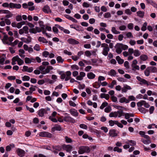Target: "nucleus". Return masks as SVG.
Returning a JSON list of instances; mask_svg holds the SVG:
<instances>
[{
    "label": "nucleus",
    "instance_id": "20",
    "mask_svg": "<svg viewBox=\"0 0 157 157\" xmlns=\"http://www.w3.org/2000/svg\"><path fill=\"white\" fill-rule=\"evenodd\" d=\"M109 134V136L112 137L115 136L117 135V133L116 132V131L114 129L110 130Z\"/></svg>",
    "mask_w": 157,
    "mask_h": 157
},
{
    "label": "nucleus",
    "instance_id": "9",
    "mask_svg": "<svg viewBox=\"0 0 157 157\" xmlns=\"http://www.w3.org/2000/svg\"><path fill=\"white\" fill-rule=\"evenodd\" d=\"M63 120L65 121L70 122L72 123H74L75 122V120L69 116L64 117Z\"/></svg>",
    "mask_w": 157,
    "mask_h": 157
},
{
    "label": "nucleus",
    "instance_id": "62",
    "mask_svg": "<svg viewBox=\"0 0 157 157\" xmlns=\"http://www.w3.org/2000/svg\"><path fill=\"white\" fill-rule=\"evenodd\" d=\"M5 21L6 24L7 25H10L11 22L10 21V20L9 19L7 18H6L5 19Z\"/></svg>",
    "mask_w": 157,
    "mask_h": 157
},
{
    "label": "nucleus",
    "instance_id": "37",
    "mask_svg": "<svg viewBox=\"0 0 157 157\" xmlns=\"http://www.w3.org/2000/svg\"><path fill=\"white\" fill-rule=\"evenodd\" d=\"M115 121H113L112 120L109 121V125L110 126H113L114 125V124H116V123L115 122Z\"/></svg>",
    "mask_w": 157,
    "mask_h": 157
},
{
    "label": "nucleus",
    "instance_id": "55",
    "mask_svg": "<svg viewBox=\"0 0 157 157\" xmlns=\"http://www.w3.org/2000/svg\"><path fill=\"white\" fill-rule=\"evenodd\" d=\"M29 32L31 33L36 34L37 33L35 28H32L29 29Z\"/></svg>",
    "mask_w": 157,
    "mask_h": 157
},
{
    "label": "nucleus",
    "instance_id": "25",
    "mask_svg": "<svg viewBox=\"0 0 157 157\" xmlns=\"http://www.w3.org/2000/svg\"><path fill=\"white\" fill-rule=\"evenodd\" d=\"M140 59L143 61L147 60L148 59V56L146 55H142L140 57Z\"/></svg>",
    "mask_w": 157,
    "mask_h": 157
},
{
    "label": "nucleus",
    "instance_id": "15",
    "mask_svg": "<svg viewBox=\"0 0 157 157\" xmlns=\"http://www.w3.org/2000/svg\"><path fill=\"white\" fill-rule=\"evenodd\" d=\"M31 37L30 36L28 37V38H25L23 37H22L21 38V40H22L24 42L28 44L31 41Z\"/></svg>",
    "mask_w": 157,
    "mask_h": 157
},
{
    "label": "nucleus",
    "instance_id": "5",
    "mask_svg": "<svg viewBox=\"0 0 157 157\" xmlns=\"http://www.w3.org/2000/svg\"><path fill=\"white\" fill-rule=\"evenodd\" d=\"M137 106L139 107H141L142 105H144V107L146 108H148L150 107V105L148 103L146 102L144 100H142L137 103Z\"/></svg>",
    "mask_w": 157,
    "mask_h": 157
},
{
    "label": "nucleus",
    "instance_id": "45",
    "mask_svg": "<svg viewBox=\"0 0 157 157\" xmlns=\"http://www.w3.org/2000/svg\"><path fill=\"white\" fill-rule=\"evenodd\" d=\"M49 55V52L47 51H45L43 52L42 55L45 57H47Z\"/></svg>",
    "mask_w": 157,
    "mask_h": 157
},
{
    "label": "nucleus",
    "instance_id": "53",
    "mask_svg": "<svg viewBox=\"0 0 157 157\" xmlns=\"http://www.w3.org/2000/svg\"><path fill=\"white\" fill-rule=\"evenodd\" d=\"M85 54L86 56L87 57H89L91 55V53L89 51H86L85 52Z\"/></svg>",
    "mask_w": 157,
    "mask_h": 157
},
{
    "label": "nucleus",
    "instance_id": "61",
    "mask_svg": "<svg viewBox=\"0 0 157 157\" xmlns=\"http://www.w3.org/2000/svg\"><path fill=\"white\" fill-rule=\"evenodd\" d=\"M69 105L71 106H73V107H75L76 106V105L75 103L73 101H69Z\"/></svg>",
    "mask_w": 157,
    "mask_h": 157
},
{
    "label": "nucleus",
    "instance_id": "56",
    "mask_svg": "<svg viewBox=\"0 0 157 157\" xmlns=\"http://www.w3.org/2000/svg\"><path fill=\"white\" fill-rule=\"evenodd\" d=\"M15 58V57L14 56V57H13L12 59V62L11 63V64L13 65H14L15 64H16V63L15 62L16 61H17V59L16 58L14 59Z\"/></svg>",
    "mask_w": 157,
    "mask_h": 157
},
{
    "label": "nucleus",
    "instance_id": "48",
    "mask_svg": "<svg viewBox=\"0 0 157 157\" xmlns=\"http://www.w3.org/2000/svg\"><path fill=\"white\" fill-rule=\"evenodd\" d=\"M79 126L80 128L85 129H86L87 128V126L84 124H81Z\"/></svg>",
    "mask_w": 157,
    "mask_h": 157
},
{
    "label": "nucleus",
    "instance_id": "16",
    "mask_svg": "<svg viewBox=\"0 0 157 157\" xmlns=\"http://www.w3.org/2000/svg\"><path fill=\"white\" fill-rule=\"evenodd\" d=\"M70 113L74 116L77 117L78 115V113L77 112V111L74 109H70Z\"/></svg>",
    "mask_w": 157,
    "mask_h": 157
},
{
    "label": "nucleus",
    "instance_id": "4",
    "mask_svg": "<svg viewBox=\"0 0 157 157\" xmlns=\"http://www.w3.org/2000/svg\"><path fill=\"white\" fill-rule=\"evenodd\" d=\"M90 151V149L88 147L81 146L79 147L78 152L79 154H81L84 153H89Z\"/></svg>",
    "mask_w": 157,
    "mask_h": 157
},
{
    "label": "nucleus",
    "instance_id": "18",
    "mask_svg": "<svg viewBox=\"0 0 157 157\" xmlns=\"http://www.w3.org/2000/svg\"><path fill=\"white\" fill-rule=\"evenodd\" d=\"M15 58H16L17 59V64L18 65L20 66L24 63V62L23 60L20 59L18 55L15 56Z\"/></svg>",
    "mask_w": 157,
    "mask_h": 157
},
{
    "label": "nucleus",
    "instance_id": "1",
    "mask_svg": "<svg viewBox=\"0 0 157 157\" xmlns=\"http://www.w3.org/2000/svg\"><path fill=\"white\" fill-rule=\"evenodd\" d=\"M115 47L116 49V52L118 54H120L121 53L122 50H126L128 48L127 45L119 43H117Z\"/></svg>",
    "mask_w": 157,
    "mask_h": 157
},
{
    "label": "nucleus",
    "instance_id": "50",
    "mask_svg": "<svg viewBox=\"0 0 157 157\" xmlns=\"http://www.w3.org/2000/svg\"><path fill=\"white\" fill-rule=\"evenodd\" d=\"M34 49L36 51H39L40 50V46L38 44H36L35 46L34 47Z\"/></svg>",
    "mask_w": 157,
    "mask_h": 157
},
{
    "label": "nucleus",
    "instance_id": "39",
    "mask_svg": "<svg viewBox=\"0 0 157 157\" xmlns=\"http://www.w3.org/2000/svg\"><path fill=\"white\" fill-rule=\"evenodd\" d=\"M30 79V77L29 76L27 75H25L22 77V80L23 81H29Z\"/></svg>",
    "mask_w": 157,
    "mask_h": 157
},
{
    "label": "nucleus",
    "instance_id": "54",
    "mask_svg": "<svg viewBox=\"0 0 157 157\" xmlns=\"http://www.w3.org/2000/svg\"><path fill=\"white\" fill-rule=\"evenodd\" d=\"M45 66H40L39 67V70H40V71H41V72H42V71H44V69H45Z\"/></svg>",
    "mask_w": 157,
    "mask_h": 157
},
{
    "label": "nucleus",
    "instance_id": "59",
    "mask_svg": "<svg viewBox=\"0 0 157 157\" xmlns=\"http://www.w3.org/2000/svg\"><path fill=\"white\" fill-rule=\"evenodd\" d=\"M133 24L132 23H130L128 24V28L130 29H133Z\"/></svg>",
    "mask_w": 157,
    "mask_h": 157
},
{
    "label": "nucleus",
    "instance_id": "12",
    "mask_svg": "<svg viewBox=\"0 0 157 157\" xmlns=\"http://www.w3.org/2000/svg\"><path fill=\"white\" fill-rule=\"evenodd\" d=\"M53 69V67L51 66H47L46 69L44 70V71L41 72V73L43 75L45 74L46 73H48L49 72L50 70H52Z\"/></svg>",
    "mask_w": 157,
    "mask_h": 157
},
{
    "label": "nucleus",
    "instance_id": "23",
    "mask_svg": "<svg viewBox=\"0 0 157 157\" xmlns=\"http://www.w3.org/2000/svg\"><path fill=\"white\" fill-rule=\"evenodd\" d=\"M148 67L150 71H151L152 72L154 73L157 71V69L155 67L151 66Z\"/></svg>",
    "mask_w": 157,
    "mask_h": 157
},
{
    "label": "nucleus",
    "instance_id": "63",
    "mask_svg": "<svg viewBox=\"0 0 157 157\" xmlns=\"http://www.w3.org/2000/svg\"><path fill=\"white\" fill-rule=\"evenodd\" d=\"M124 65L127 68H129V63L128 61H125L124 63Z\"/></svg>",
    "mask_w": 157,
    "mask_h": 157
},
{
    "label": "nucleus",
    "instance_id": "14",
    "mask_svg": "<svg viewBox=\"0 0 157 157\" xmlns=\"http://www.w3.org/2000/svg\"><path fill=\"white\" fill-rule=\"evenodd\" d=\"M67 41L69 44H78L79 43L78 41L72 38L68 39L67 40Z\"/></svg>",
    "mask_w": 157,
    "mask_h": 157
},
{
    "label": "nucleus",
    "instance_id": "40",
    "mask_svg": "<svg viewBox=\"0 0 157 157\" xmlns=\"http://www.w3.org/2000/svg\"><path fill=\"white\" fill-rule=\"evenodd\" d=\"M116 81L114 80L112 81V82L111 83L110 85L109 86V87L110 88H113L114 86L116 84Z\"/></svg>",
    "mask_w": 157,
    "mask_h": 157
},
{
    "label": "nucleus",
    "instance_id": "27",
    "mask_svg": "<svg viewBox=\"0 0 157 157\" xmlns=\"http://www.w3.org/2000/svg\"><path fill=\"white\" fill-rule=\"evenodd\" d=\"M56 60L58 63H63L64 61V59H62V57L60 56H58L56 58Z\"/></svg>",
    "mask_w": 157,
    "mask_h": 157
},
{
    "label": "nucleus",
    "instance_id": "24",
    "mask_svg": "<svg viewBox=\"0 0 157 157\" xmlns=\"http://www.w3.org/2000/svg\"><path fill=\"white\" fill-rule=\"evenodd\" d=\"M38 40L39 41L42 42L43 43H48V41L43 37H39Z\"/></svg>",
    "mask_w": 157,
    "mask_h": 157
},
{
    "label": "nucleus",
    "instance_id": "42",
    "mask_svg": "<svg viewBox=\"0 0 157 157\" xmlns=\"http://www.w3.org/2000/svg\"><path fill=\"white\" fill-rule=\"evenodd\" d=\"M6 15L5 17L7 19L12 17L13 16V14L11 12L9 11V12Z\"/></svg>",
    "mask_w": 157,
    "mask_h": 157
},
{
    "label": "nucleus",
    "instance_id": "26",
    "mask_svg": "<svg viewBox=\"0 0 157 157\" xmlns=\"http://www.w3.org/2000/svg\"><path fill=\"white\" fill-rule=\"evenodd\" d=\"M53 148L56 150L60 151H61L62 150V148H63L62 145V146H60L59 145L55 146Z\"/></svg>",
    "mask_w": 157,
    "mask_h": 157
},
{
    "label": "nucleus",
    "instance_id": "49",
    "mask_svg": "<svg viewBox=\"0 0 157 157\" xmlns=\"http://www.w3.org/2000/svg\"><path fill=\"white\" fill-rule=\"evenodd\" d=\"M25 63H30L31 62H30V58H29L28 57H25Z\"/></svg>",
    "mask_w": 157,
    "mask_h": 157
},
{
    "label": "nucleus",
    "instance_id": "19",
    "mask_svg": "<svg viewBox=\"0 0 157 157\" xmlns=\"http://www.w3.org/2000/svg\"><path fill=\"white\" fill-rule=\"evenodd\" d=\"M119 102L121 103L125 102L126 103H128L129 102V100L126 99L124 97H123L120 99Z\"/></svg>",
    "mask_w": 157,
    "mask_h": 157
},
{
    "label": "nucleus",
    "instance_id": "51",
    "mask_svg": "<svg viewBox=\"0 0 157 157\" xmlns=\"http://www.w3.org/2000/svg\"><path fill=\"white\" fill-rule=\"evenodd\" d=\"M22 29H23V30H24L25 33L27 34L28 33V26H25L23 27Z\"/></svg>",
    "mask_w": 157,
    "mask_h": 157
},
{
    "label": "nucleus",
    "instance_id": "60",
    "mask_svg": "<svg viewBox=\"0 0 157 157\" xmlns=\"http://www.w3.org/2000/svg\"><path fill=\"white\" fill-rule=\"evenodd\" d=\"M116 124L119 127L122 128L123 127V125L120 123L119 122L117 121H115Z\"/></svg>",
    "mask_w": 157,
    "mask_h": 157
},
{
    "label": "nucleus",
    "instance_id": "28",
    "mask_svg": "<svg viewBox=\"0 0 157 157\" xmlns=\"http://www.w3.org/2000/svg\"><path fill=\"white\" fill-rule=\"evenodd\" d=\"M111 31L112 32L115 34H119L120 33L119 31H117L116 28L114 27L112 28Z\"/></svg>",
    "mask_w": 157,
    "mask_h": 157
},
{
    "label": "nucleus",
    "instance_id": "22",
    "mask_svg": "<svg viewBox=\"0 0 157 157\" xmlns=\"http://www.w3.org/2000/svg\"><path fill=\"white\" fill-rule=\"evenodd\" d=\"M137 15L140 18H143L144 16V12L143 11H139L137 12Z\"/></svg>",
    "mask_w": 157,
    "mask_h": 157
},
{
    "label": "nucleus",
    "instance_id": "41",
    "mask_svg": "<svg viewBox=\"0 0 157 157\" xmlns=\"http://www.w3.org/2000/svg\"><path fill=\"white\" fill-rule=\"evenodd\" d=\"M16 19L17 21H19L22 20V17L21 15H18L16 16Z\"/></svg>",
    "mask_w": 157,
    "mask_h": 157
},
{
    "label": "nucleus",
    "instance_id": "7",
    "mask_svg": "<svg viewBox=\"0 0 157 157\" xmlns=\"http://www.w3.org/2000/svg\"><path fill=\"white\" fill-rule=\"evenodd\" d=\"M63 149L65 150L67 152H70L71 151L72 147L70 145L63 144L62 145Z\"/></svg>",
    "mask_w": 157,
    "mask_h": 157
},
{
    "label": "nucleus",
    "instance_id": "46",
    "mask_svg": "<svg viewBox=\"0 0 157 157\" xmlns=\"http://www.w3.org/2000/svg\"><path fill=\"white\" fill-rule=\"evenodd\" d=\"M138 110L141 113H146L145 109V108L143 107H140L138 108Z\"/></svg>",
    "mask_w": 157,
    "mask_h": 157
},
{
    "label": "nucleus",
    "instance_id": "38",
    "mask_svg": "<svg viewBox=\"0 0 157 157\" xmlns=\"http://www.w3.org/2000/svg\"><path fill=\"white\" fill-rule=\"evenodd\" d=\"M126 36L127 38H133V36L132 35V33L130 32H128L126 34Z\"/></svg>",
    "mask_w": 157,
    "mask_h": 157
},
{
    "label": "nucleus",
    "instance_id": "10",
    "mask_svg": "<svg viewBox=\"0 0 157 157\" xmlns=\"http://www.w3.org/2000/svg\"><path fill=\"white\" fill-rule=\"evenodd\" d=\"M17 152L18 155L21 157H23L25 154V151L22 149L18 148L17 150Z\"/></svg>",
    "mask_w": 157,
    "mask_h": 157
},
{
    "label": "nucleus",
    "instance_id": "2",
    "mask_svg": "<svg viewBox=\"0 0 157 157\" xmlns=\"http://www.w3.org/2000/svg\"><path fill=\"white\" fill-rule=\"evenodd\" d=\"M124 113L122 110H120L117 111L111 112L109 114V116L110 117H116L118 116L120 117H121L123 115Z\"/></svg>",
    "mask_w": 157,
    "mask_h": 157
},
{
    "label": "nucleus",
    "instance_id": "44",
    "mask_svg": "<svg viewBox=\"0 0 157 157\" xmlns=\"http://www.w3.org/2000/svg\"><path fill=\"white\" fill-rule=\"evenodd\" d=\"M145 144H149L151 143L150 140L148 139L144 140L142 141Z\"/></svg>",
    "mask_w": 157,
    "mask_h": 157
},
{
    "label": "nucleus",
    "instance_id": "6",
    "mask_svg": "<svg viewBox=\"0 0 157 157\" xmlns=\"http://www.w3.org/2000/svg\"><path fill=\"white\" fill-rule=\"evenodd\" d=\"M39 136L42 137H47L48 138L52 137V134L51 133L46 132H40Z\"/></svg>",
    "mask_w": 157,
    "mask_h": 157
},
{
    "label": "nucleus",
    "instance_id": "43",
    "mask_svg": "<svg viewBox=\"0 0 157 157\" xmlns=\"http://www.w3.org/2000/svg\"><path fill=\"white\" fill-rule=\"evenodd\" d=\"M65 139L67 143H70L72 141L71 139L67 136L65 137Z\"/></svg>",
    "mask_w": 157,
    "mask_h": 157
},
{
    "label": "nucleus",
    "instance_id": "52",
    "mask_svg": "<svg viewBox=\"0 0 157 157\" xmlns=\"http://www.w3.org/2000/svg\"><path fill=\"white\" fill-rule=\"evenodd\" d=\"M49 119L54 122L56 123L58 121V120L56 118H53L52 116H50L49 117Z\"/></svg>",
    "mask_w": 157,
    "mask_h": 157
},
{
    "label": "nucleus",
    "instance_id": "64",
    "mask_svg": "<svg viewBox=\"0 0 157 157\" xmlns=\"http://www.w3.org/2000/svg\"><path fill=\"white\" fill-rule=\"evenodd\" d=\"M111 15L110 13L107 12L105 13L104 17L106 18H108L110 17Z\"/></svg>",
    "mask_w": 157,
    "mask_h": 157
},
{
    "label": "nucleus",
    "instance_id": "31",
    "mask_svg": "<svg viewBox=\"0 0 157 157\" xmlns=\"http://www.w3.org/2000/svg\"><path fill=\"white\" fill-rule=\"evenodd\" d=\"M116 74V72L115 70L113 69H111L110 71V73L109 74L111 76H115Z\"/></svg>",
    "mask_w": 157,
    "mask_h": 157
},
{
    "label": "nucleus",
    "instance_id": "21",
    "mask_svg": "<svg viewBox=\"0 0 157 157\" xmlns=\"http://www.w3.org/2000/svg\"><path fill=\"white\" fill-rule=\"evenodd\" d=\"M87 77L90 79H93L95 77V75L93 72H90L88 73L87 74Z\"/></svg>",
    "mask_w": 157,
    "mask_h": 157
},
{
    "label": "nucleus",
    "instance_id": "58",
    "mask_svg": "<svg viewBox=\"0 0 157 157\" xmlns=\"http://www.w3.org/2000/svg\"><path fill=\"white\" fill-rule=\"evenodd\" d=\"M132 67V70L133 71H135V70H139L140 69L139 66L137 65H134V67Z\"/></svg>",
    "mask_w": 157,
    "mask_h": 157
},
{
    "label": "nucleus",
    "instance_id": "30",
    "mask_svg": "<svg viewBox=\"0 0 157 157\" xmlns=\"http://www.w3.org/2000/svg\"><path fill=\"white\" fill-rule=\"evenodd\" d=\"M150 72V71L148 67L144 71V73L145 75L147 76H148L149 75Z\"/></svg>",
    "mask_w": 157,
    "mask_h": 157
},
{
    "label": "nucleus",
    "instance_id": "8",
    "mask_svg": "<svg viewBox=\"0 0 157 157\" xmlns=\"http://www.w3.org/2000/svg\"><path fill=\"white\" fill-rule=\"evenodd\" d=\"M10 7L11 8L20 9L21 7V5L20 4L14 3L10 2L9 4Z\"/></svg>",
    "mask_w": 157,
    "mask_h": 157
},
{
    "label": "nucleus",
    "instance_id": "33",
    "mask_svg": "<svg viewBox=\"0 0 157 157\" xmlns=\"http://www.w3.org/2000/svg\"><path fill=\"white\" fill-rule=\"evenodd\" d=\"M113 151H117V152L120 153L122 151V149L121 148H119L117 147H115L113 149Z\"/></svg>",
    "mask_w": 157,
    "mask_h": 157
},
{
    "label": "nucleus",
    "instance_id": "34",
    "mask_svg": "<svg viewBox=\"0 0 157 157\" xmlns=\"http://www.w3.org/2000/svg\"><path fill=\"white\" fill-rule=\"evenodd\" d=\"M52 130L53 129H55L56 130L59 131L61 130L62 128L61 127L60 125H56L55 127H54L52 128Z\"/></svg>",
    "mask_w": 157,
    "mask_h": 157
},
{
    "label": "nucleus",
    "instance_id": "17",
    "mask_svg": "<svg viewBox=\"0 0 157 157\" xmlns=\"http://www.w3.org/2000/svg\"><path fill=\"white\" fill-rule=\"evenodd\" d=\"M43 10L45 13H48L49 12H51L50 7L47 5L45 6L43 8Z\"/></svg>",
    "mask_w": 157,
    "mask_h": 157
},
{
    "label": "nucleus",
    "instance_id": "47",
    "mask_svg": "<svg viewBox=\"0 0 157 157\" xmlns=\"http://www.w3.org/2000/svg\"><path fill=\"white\" fill-rule=\"evenodd\" d=\"M26 108L27 110H29L31 113H33L34 111V109L33 108H30L27 105H26Z\"/></svg>",
    "mask_w": 157,
    "mask_h": 157
},
{
    "label": "nucleus",
    "instance_id": "13",
    "mask_svg": "<svg viewBox=\"0 0 157 157\" xmlns=\"http://www.w3.org/2000/svg\"><path fill=\"white\" fill-rule=\"evenodd\" d=\"M131 87L125 84L124 85V86L121 89L122 92H126L128 90L131 89Z\"/></svg>",
    "mask_w": 157,
    "mask_h": 157
},
{
    "label": "nucleus",
    "instance_id": "36",
    "mask_svg": "<svg viewBox=\"0 0 157 157\" xmlns=\"http://www.w3.org/2000/svg\"><path fill=\"white\" fill-rule=\"evenodd\" d=\"M71 68L73 70H78L79 69V67L78 66L74 64L71 66Z\"/></svg>",
    "mask_w": 157,
    "mask_h": 157
},
{
    "label": "nucleus",
    "instance_id": "3",
    "mask_svg": "<svg viewBox=\"0 0 157 157\" xmlns=\"http://www.w3.org/2000/svg\"><path fill=\"white\" fill-rule=\"evenodd\" d=\"M101 47L103 48L102 54L105 56H107L110 50L108 44L105 43H102L101 44Z\"/></svg>",
    "mask_w": 157,
    "mask_h": 157
},
{
    "label": "nucleus",
    "instance_id": "35",
    "mask_svg": "<svg viewBox=\"0 0 157 157\" xmlns=\"http://www.w3.org/2000/svg\"><path fill=\"white\" fill-rule=\"evenodd\" d=\"M108 105V103L107 102H103L102 104H101V105L100 107V108L101 109H104V107H105L107 106V105Z\"/></svg>",
    "mask_w": 157,
    "mask_h": 157
},
{
    "label": "nucleus",
    "instance_id": "32",
    "mask_svg": "<svg viewBox=\"0 0 157 157\" xmlns=\"http://www.w3.org/2000/svg\"><path fill=\"white\" fill-rule=\"evenodd\" d=\"M140 55V51L137 50H135L134 51V55L136 56H139Z\"/></svg>",
    "mask_w": 157,
    "mask_h": 157
},
{
    "label": "nucleus",
    "instance_id": "57",
    "mask_svg": "<svg viewBox=\"0 0 157 157\" xmlns=\"http://www.w3.org/2000/svg\"><path fill=\"white\" fill-rule=\"evenodd\" d=\"M18 42L19 41L18 40H16L13 42L10 43V45L13 46H14L17 44Z\"/></svg>",
    "mask_w": 157,
    "mask_h": 157
},
{
    "label": "nucleus",
    "instance_id": "11",
    "mask_svg": "<svg viewBox=\"0 0 157 157\" xmlns=\"http://www.w3.org/2000/svg\"><path fill=\"white\" fill-rule=\"evenodd\" d=\"M44 114H47V111L45 109H41L38 111V114L40 117H43Z\"/></svg>",
    "mask_w": 157,
    "mask_h": 157
},
{
    "label": "nucleus",
    "instance_id": "29",
    "mask_svg": "<svg viewBox=\"0 0 157 157\" xmlns=\"http://www.w3.org/2000/svg\"><path fill=\"white\" fill-rule=\"evenodd\" d=\"M125 143L127 144H128L129 143L131 144V146H135L136 145V142L135 141L132 140H128V142H126Z\"/></svg>",
    "mask_w": 157,
    "mask_h": 157
}]
</instances>
